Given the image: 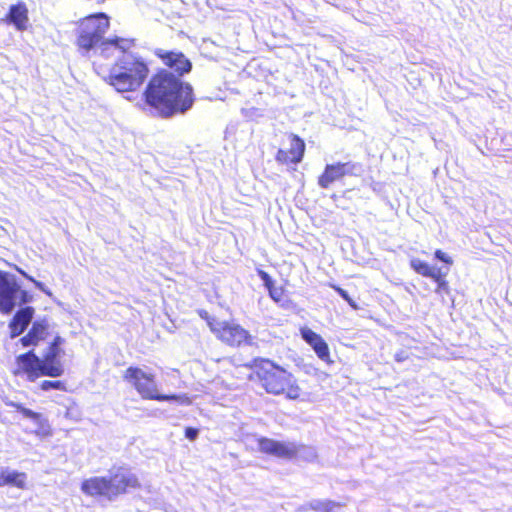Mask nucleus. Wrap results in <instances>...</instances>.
Wrapping results in <instances>:
<instances>
[{
	"instance_id": "dca6fc26",
	"label": "nucleus",
	"mask_w": 512,
	"mask_h": 512,
	"mask_svg": "<svg viewBox=\"0 0 512 512\" xmlns=\"http://www.w3.org/2000/svg\"><path fill=\"white\" fill-rule=\"evenodd\" d=\"M4 21L8 24H12L18 31H25L29 23L27 5L23 1L11 5L4 17Z\"/></svg>"
},
{
	"instance_id": "f3484780",
	"label": "nucleus",
	"mask_w": 512,
	"mask_h": 512,
	"mask_svg": "<svg viewBox=\"0 0 512 512\" xmlns=\"http://www.w3.org/2000/svg\"><path fill=\"white\" fill-rule=\"evenodd\" d=\"M49 336V326L45 321H35L26 335L20 338L24 347H35Z\"/></svg>"
},
{
	"instance_id": "b1692460",
	"label": "nucleus",
	"mask_w": 512,
	"mask_h": 512,
	"mask_svg": "<svg viewBox=\"0 0 512 512\" xmlns=\"http://www.w3.org/2000/svg\"><path fill=\"white\" fill-rule=\"evenodd\" d=\"M41 391H49V390H58L62 392H67L68 387L67 383L62 380H43L38 385Z\"/></svg>"
},
{
	"instance_id": "39448f33",
	"label": "nucleus",
	"mask_w": 512,
	"mask_h": 512,
	"mask_svg": "<svg viewBox=\"0 0 512 512\" xmlns=\"http://www.w3.org/2000/svg\"><path fill=\"white\" fill-rule=\"evenodd\" d=\"M123 379L129 383L143 400L176 401L189 405L190 398L186 394H163L159 391L155 375L146 373L137 366H129L123 373Z\"/></svg>"
},
{
	"instance_id": "6ab92c4d",
	"label": "nucleus",
	"mask_w": 512,
	"mask_h": 512,
	"mask_svg": "<svg viewBox=\"0 0 512 512\" xmlns=\"http://www.w3.org/2000/svg\"><path fill=\"white\" fill-rule=\"evenodd\" d=\"M63 353L61 348H55L48 346L47 352L41 358L46 368L50 369L49 377L57 378L64 374V365L60 360V356Z\"/></svg>"
},
{
	"instance_id": "cd10ccee",
	"label": "nucleus",
	"mask_w": 512,
	"mask_h": 512,
	"mask_svg": "<svg viewBox=\"0 0 512 512\" xmlns=\"http://www.w3.org/2000/svg\"><path fill=\"white\" fill-rule=\"evenodd\" d=\"M63 343V339L60 336H55L53 340L50 342L49 346L55 347V348H61V345Z\"/></svg>"
},
{
	"instance_id": "0eeeda50",
	"label": "nucleus",
	"mask_w": 512,
	"mask_h": 512,
	"mask_svg": "<svg viewBox=\"0 0 512 512\" xmlns=\"http://www.w3.org/2000/svg\"><path fill=\"white\" fill-rule=\"evenodd\" d=\"M50 372L33 349L16 356L15 366L11 370L14 377L25 378L29 382H34L41 377H49Z\"/></svg>"
},
{
	"instance_id": "aec40b11",
	"label": "nucleus",
	"mask_w": 512,
	"mask_h": 512,
	"mask_svg": "<svg viewBox=\"0 0 512 512\" xmlns=\"http://www.w3.org/2000/svg\"><path fill=\"white\" fill-rule=\"evenodd\" d=\"M10 405L24 417L31 419L39 425V429L36 431L37 434L42 436H50L52 434L48 420L44 418L41 413L34 412L33 410L24 407L21 403H11Z\"/></svg>"
},
{
	"instance_id": "1a4fd4ad",
	"label": "nucleus",
	"mask_w": 512,
	"mask_h": 512,
	"mask_svg": "<svg viewBox=\"0 0 512 512\" xmlns=\"http://www.w3.org/2000/svg\"><path fill=\"white\" fill-rule=\"evenodd\" d=\"M107 478L112 499L141 487L137 475L126 467H117Z\"/></svg>"
},
{
	"instance_id": "7ed1b4c3",
	"label": "nucleus",
	"mask_w": 512,
	"mask_h": 512,
	"mask_svg": "<svg viewBox=\"0 0 512 512\" xmlns=\"http://www.w3.org/2000/svg\"><path fill=\"white\" fill-rule=\"evenodd\" d=\"M76 45L78 49L88 52L96 46L102 50L114 47L121 52L130 50L134 46V40L122 37L104 39V35L110 27V19L103 12L90 14L77 21Z\"/></svg>"
},
{
	"instance_id": "9b49d317",
	"label": "nucleus",
	"mask_w": 512,
	"mask_h": 512,
	"mask_svg": "<svg viewBox=\"0 0 512 512\" xmlns=\"http://www.w3.org/2000/svg\"><path fill=\"white\" fill-rule=\"evenodd\" d=\"M409 266L415 273L423 277L430 278L436 283V294L449 295L451 293L449 282L446 279L448 270L443 271L441 268L433 267L427 262L415 257L409 260Z\"/></svg>"
},
{
	"instance_id": "423d86ee",
	"label": "nucleus",
	"mask_w": 512,
	"mask_h": 512,
	"mask_svg": "<svg viewBox=\"0 0 512 512\" xmlns=\"http://www.w3.org/2000/svg\"><path fill=\"white\" fill-rule=\"evenodd\" d=\"M200 316L206 320L210 331L223 344L231 348L253 346L255 344L254 336L236 321H218L209 317L207 312L200 313Z\"/></svg>"
},
{
	"instance_id": "20e7f679",
	"label": "nucleus",
	"mask_w": 512,
	"mask_h": 512,
	"mask_svg": "<svg viewBox=\"0 0 512 512\" xmlns=\"http://www.w3.org/2000/svg\"><path fill=\"white\" fill-rule=\"evenodd\" d=\"M128 51L123 52L124 55L112 64L105 78L107 84L121 93L137 91L149 75V67L145 60Z\"/></svg>"
},
{
	"instance_id": "ddd939ff",
	"label": "nucleus",
	"mask_w": 512,
	"mask_h": 512,
	"mask_svg": "<svg viewBox=\"0 0 512 512\" xmlns=\"http://www.w3.org/2000/svg\"><path fill=\"white\" fill-rule=\"evenodd\" d=\"M258 449L261 453L282 459H294L298 456L300 446L291 442H281L267 437L257 440Z\"/></svg>"
},
{
	"instance_id": "393cba45",
	"label": "nucleus",
	"mask_w": 512,
	"mask_h": 512,
	"mask_svg": "<svg viewBox=\"0 0 512 512\" xmlns=\"http://www.w3.org/2000/svg\"><path fill=\"white\" fill-rule=\"evenodd\" d=\"M330 286L349 304V306L352 309H354V310L359 309V306L357 305V303L348 295V293L343 288H341L338 285H334V284H331Z\"/></svg>"
},
{
	"instance_id": "c756f323",
	"label": "nucleus",
	"mask_w": 512,
	"mask_h": 512,
	"mask_svg": "<svg viewBox=\"0 0 512 512\" xmlns=\"http://www.w3.org/2000/svg\"><path fill=\"white\" fill-rule=\"evenodd\" d=\"M396 359H397V361H401L402 360V356H399Z\"/></svg>"
},
{
	"instance_id": "9d476101",
	"label": "nucleus",
	"mask_w": 512,
	"mask_h": 512,
	"mask_svg": "<svg viewBox=\"0 0 512 512\" xmlns=\"http://www.w3.org/2000/svg\"><path fill=\"white\" fill-rule=\"evenodd\" d=\"M289 148L281 147L275 154V160L278 164L287 167H293L301 163L304 159L306 144L304 139L294 133H287Z\"/></svg>"
},
{
	"instance_id": "f03ea898",
	"label": "nucleus",
	"mask_w": 512,
	"mask_h": 512,
	"mask_svg": "<svg viewBox=\"0 0 512 512\" xmlns=\"http://www.w3.org/2000/svg\"><path fill=\"white\" fill-rule=\"evenodd\" d=\"M244 366L250 371L248 379L258 383L267 394L293 401L301 399L303 390L297 378L274 360L254 357Z\"/></svg>"
},
{
	"instance_id": "4468645a",
	"label": "nucleus",
	"mask_w": 512,
	"mask_h": 512,
	"mask_svg": "<svg viewBox=\"0 0 512 512\" xmlns=\"http://www.w3.org/2000/svg\"><path fill=\"white\" fill-rule=\"evenodd\" d=\"M81 491L89 497H105L111 500L108 478L104 476H94L85 479L81 483Z\"/></svg>"
},
{
	"instance_id": "a878e982",
	"label": "nucleus",
	"mask_w": 512,
	"mask_h": 512,
	"mask_svg": "<svg viewBox=\"0 0 512 512\" xmlns=\"http://www.w3.org/2000/svg\"><path fill=\"white\" fill-rule=\"evenodd\" d=\"M434 257L435 259L446 264L448 267H450L453 264V259L447 253L443 252L440 249L435 250Z\"/></svg>"
},
{
	"instance_id": "f8f14e48",
	"label": "nucleus",
	"mask_w": 512,
	"mask_h": 512,
	"mask_svg": "<svg viewBox=\"0 0 512 512\" xmlns=\"http://www.w3.org/2000/svg\"><path fill=\"white\" fill-rule=\"evenodd\" d=\"M359 168L360 165L352 161L327 164L318 176V185L323 189H328L334 182L345 176H358L357 170Z\"/></svg>"
},
{
	"instance_id": "f257e3e1",
	"label": "nucleus",
	"mask_w": 512,
	"mask_h": 512,
	"mask_svg": "<svg viewBox=\"0 0 512 512\" xmlns=\"http://www.w3.org/2000/svg\"><path fill=\"white\" fill-rule=\"evenodd\" d=\"M154 54L167 69H158L150 77L143 91L144 102L164 118L185 113L195 101L192 86L181 79L191 71V61L180 51L158 48Z\"/></svg>"
},
{
	"instance_id": "bb28decb",
	"label": "nucleus",
	"mask_w": 512,
	"mask_h": 512,
	"mask_svg": "<svg viewBox=\"0 0 512 512\" xmlns=\"http://www.w3.org/2000/svg\"><path fill=\"white\" fill-rule=\"evenodd\" d=\"M185 437L190 441H194L199 434V430L194 427H186L184 430Z\"/></svg>"
},
{
	"instance_id": "412c9836",
	"label": "nucleus",
	"mask_w": 512,
	"mask_h": 512,
	"mask_svg": "<svg viewBox=\"0 0 512 512\" xmlns=\"http://www.w3.org/2000/svg\"><path fill=\"white\" fill-rule=\"evenodd\" d=\"M27 480L25 472L0 468V487L11 486L25 490L28 487Z\"/></svg>"
},
{
	"instance_id": "6e6552de",
	"label": "nucleus",
	"mask_w": 512,
	"mask_h": 512,
	"mask_svg": "<svg viewBox=\"0 0 512 512\" xmlns=\"http://www.w3.org/2000/svg\"><path fill=\"white\" fill-rule=\"evenodd\" d=\"M27 301V292L6 272L0 270V313L10 314L18 304Z\"/></svg>"
},
{
	"instance_id": "a211bd4d",
	"label": "nucleus",
	"mask_w": 512,
	"mask_h": 512,
	"mask_svg": "<svg viewBox=\"0 0 512 512\" xmlns=\"http://www.w3.org/2000/svg\"><path fill=\"white\" fill-rule=\"evenodd\" d=\"M34 309L30 306L18 310L9 323L10 337L15 338L22 334L30 324Z\"/></svg>"
},
{
	"instance_id": "2eb2a0df",
	"label": "nucleus",
	"mask_w": 512,
	"mask_h": 512,
	"mask_svg": "<svg viewBox=\"0 0 512 512\" xmlns=\"http://www.w3.org/2000/svg\"><path fill=\"white\" fill-rule=\"evenodd\" d=\"M301 336L305 342L313 348L314 352L321 360L328 364L333 362L331 359L329 346L321 337V335L314 332L310 328L305 327L301 329Z\"/></svg>"
},
{
	"instance_id": "c85d7f7f",
	"label": "nucleus",
	"mask_w": 512,
	"mask_h": 512,
	"mask_svg": "<svg viewBox=\"0 0 512 512\" xmlns=\"http://www.w3.org/2000/svg\"><path fill=\"white\" fill-rule=\"evenodd\" d=\"M396 359H397V361H401L402 360V356H399Z\"/></svg>"
},
{
	"instance_id": "5701e85b",
	"label": "nucleus",
	"mask_w": 512,
	"mask_h": 512,
	"mask_svg": "<svg viewBox=\"0 0 512 512\" xmlns=\"http://www.w3.org/2000/svg\"><path fill=\"white\" fill-rule=\"evenodd\" d=\"M343 505L332 500H320L310 504V509L314 512H334Z\"/></svg>"
},
{
	"instance_id": "4be33fe9",
	"label": "nucleus",
	"mask_w": 512,
	"mask_h": 512,
	"mask_svg": "<svg viewBox=\"0 0 512 512\" xmlns=\"http://www.w3.org/2000/svg\"><path fill=\"white\" fill-rule=\"evenodd\" d=\"M258 275L263 281L270 298L276 303L282 302L284 298V289L282 287H276L274 285V281L266 271L258 270Z\"/></svg>"
}]
</instances>
